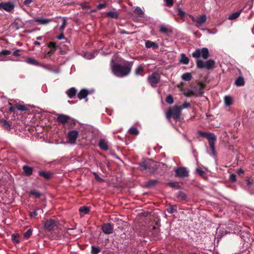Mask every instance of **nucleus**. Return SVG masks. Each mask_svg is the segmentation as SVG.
Returning <instances> with one entry per match:
<instances>
[{
  "instance_id": "obj_8",
  "label": "nucleus",
  "mask_w": 254,
  "mask_h": 254,
  "mask_svg": "<svg viewBox=\"0 0 254 254\" xmlns=\"http://www.w3.org/2000/svg\"><path fill=\"white\" fill-rule=\"evenodd\" d=\"M148 80L152 87H157L159 82V73L156 72H153L148 77Z\"/></svg>"
},
{
  "instance_id": "obj_10",
  "label": "nucleus",
  "mask_w": 254,
  "mask_h": 254,
  "mask_svg": "<svg viewBox=\"0 0 254 254\" xmlns=\"http://www.w3.org/2000/svg\"><path fill=\"white\" fill-rule=\"evenodd\" d=\"M14 8V4L11 1L0 2V10H4L7 12L11 11Z\"/></svg>"
},
{
  "instance_id": "obj_35",
  "label": "nucleus",
  "mask_w": 254,
  "mask_h": 254,
  "mask_svg": "<svg viewBox=\"0 0 254 254\" xmlns=\"http://www.w3.org/2000/svg\"><path fill=\"white\" fill-rule=\"evenodd\" d=\"M128 132L133 135H137L139 133V131L136 127H131L128 130Z\"/></svg>"
},
{
  "instance_id": "obj_51",
  "label": "nucleus",
  "mask_w": 254,
  "mask_h": 254,
  "mask_svg": "<svg viewBox=\"0 0 254 254\" xmlns=\"http://www.w3.org/2000/svg\"><path fill=\"white\" fill-rule=\"evenodd\" d=\"M39 208H37L36 209H35L33 211L30 212V216L31 217H34L38 215L37 210H39Z\"/></svg>"
},
{
  "instance_id": "obj_7",
  "label": "nucleus",
  "mask_w": 254,
  "mask_h": 254,
  "mask_svg": "<svg viewBox=\"0 0 254 254\" xmlns=\"http://www.w3.org/2000/svg\"><path fill=\"white\" fill-rule=\"evenodd\" d=\"M205 86L206 84L204 82H198L192 88L198 96H202L204 93V89Z\"/></svg>"
},
{
  "instance_id": "obj_48",
  "label": "nucleus",
  "mask_w": 254,
  "mask_h": 254,
  "mask_svg": "<svg viewBox=\"0 0 254 254\" xmlns=\"http://www.w3.org/2000/svg\"><path fill=\"white\" fill-rule=\"evenodd\" d=\"M134 12L139 15H142L144 13L143 10L139 7H136L135 8Z\"/></svg>"
},
{
  "instance_id": "obj_11",
  "label": "nucleus",
  "mask_w": 254,
  "mask_h": 254,
  "mask_svg": "<svg viewBox=\"0 0 254 254\" xmlns=\"http://www.w3.org/2000/svg\"><path fill=\"white\" fill-rule=\"evenodd\" d=\"M197 133L200 136L207 138L208 142L212 140H214L216 137H217L214 133L210 132H204L198 130Z\"/></svg>"
},
{
  "instance_id": "obj_4",
  "label": "nucleus",
  "mask_w": 254,
  "mask_h": 254,
  "mask_svg": "<svg viewBox=\"0 0 254 254\" xmlns=\"http://www.w3.org/2000/svg\"><path fill=\"white\" fill-rule=\"evenodd\" d=\"M157 167V163L152 159L143 161L140 163L139 165V167L141 170L148 169L152 172H154L156 170Z\"/></svg>"
},
{
  "instance_id": "obj_57",
  "label": "nucleus",
  "mask_w": 254,
  "mask_h": 254,
  "mask_svg": "<svg viewBox=\"0 0 254 254\" xmlns=\"http://www.w3.org/2000/svg\"><path fill=\"white\" fill-rule=\"evenodd\" d=\"M106 7V3H100L97 5V8L98 9H101L102 8H105Z\"/></svg>"
},
{
  "instance_id": "obj_55",
  "label": "nucleus",
  "mask_w": 254,
  "mask_h": 254,
  "mask_svg": "<svg viewBox=\"0 0 254 254\" xmlns=\"http://www.w3.org/2000/svg\"><path fill=\"white\" fill-rule=\"evenodd\" d=\"M185 12L181 8H179L178 9V15L180 16V17L183 18V17L185 16Z\"/></svg>"
},
{
  "instance_id": "obj_60",
  "label": "nucleus",
  "mask_w": 254,
  "mask_h": 254,
  "mask_svg": "<svg viewBox=\"0 0 254 254\" xmlns=\"http://www.w3.org/2000/svg\"><path fill=\"white\" fill-rule=\"evenodd\" d=\"M64 38V32H61V34L57 37V39L59 40H62Z\"/></svg>"
},
{
  "instance_id": "obj_32",
  "label": "nucleus",
  "mask_w": 254,
  "mask_h": 254,
  "mask_svg": "<svg viewBox=\"0 0 254 254\" xmlns=\"http://www.w3.org/2000/svg\"><path fill=\"white\" fill-rule=\"evenodd\" d=\"M242 11V10H240V11L233 13L229 16V19L231 20H234L240 16Z\"/></svg>"
},
{
  "instance_id": "obj_24",
  "label": "nucleus",
  "mask_w": 254,
  "mask_h": 254,
  "mask_svg": "<svg viewBox=\"0 0 254 254\" xmlns=\"http://www.w3.org/2000/svg\"><path fill=\"white\" fill-rule=\"evenodd\" d=\"M89 92L87 90L85 89H82L80 90V91L78 93L77 96L78 98L81 100L86 97V96L88 95Z\"/></svg>"
},
{
  "instance_id": "obj_43",
  "label": "nucleus",
  "mask_w": 254,
  "mask_h": 254,
  "mask_svg": "<svg viewBox=\"0 0 254 254\" xmlns=\"http://www.w3.org/2000/svg\"><path fill=\"white\" fill-rule=\"evenodd\" d=\"M185 95L187 97H191L193 96H198L197 94L194 91H188V92L185 93Z\"/></svg>"
},
{
  "instance_id": "obj_50",
  "label": "nucleus",
  "mask_w": 254,
  "mask_h": 254,
  "mask_svg": "<svg viewBox=\"0 0 254 254\" xmlns=\"http://www.w3.org/2000/svg\"><path fill=\"white\" fill-rule=\"evenodd\" d=\"M196 172L200 176H204L205 174V172L202 170V169L200 168H197L196 170Z\"/></svg>"
},
{
  "instance_id": "obj_22",
  "label": "nucleus",
  "mask_w": 254,
  "mask_h": 254,
  "mask_svg": "<svg viewBox=\"0 0 254 254\" xmlns=\"http://www.w3.org/2000/svg\"><path fill=\"white\" fill-rule=\"evenodd\" d=\"M234 84L237 87L244 86L245 84L244 78L241 76H239L236 79Z\"/></svg>"
},
{
  "instance_id": "obj_16",
  "label": "nucleus",
  "mask_w": 254,
  "mask_h": 254,
  "mask_svg": "<svg viewBox=\"0 0 254 254\" xmlns=\"http://www.w3.org/2000/svg\"><path fill=\"white\" fill-rule=\"evenodd\" d=\"M48 48L50 50L47 52V55L51 56V55L53 54L57 49V46L54 42H50L48 45Z\"/></svg>"
},
{
  "instance_id": "obj_30",
  "label": "nucleus",
  "mask_w": 254,
  "mask_h": 254,
  "mask_svg": "<svg viewBox=\"0 0 254 254\" xmlns=\"http://www.w3.org/2000/svg\"><path fill=\"white\" fill-rule=\"evenodd\" d=\"M190 60L188 57H187L185 54H182L181 55V60L180 62L185 64H188L189 63Z\"/></svg>"
},
{
  "instance_id": "obj_2",
  "label": "nucleus",
  "mask_w": 254,
  "mask_h": 254,
  "mask_svg": "<svg viewBox=\"0 0 254 254\" xmlns=\"http://www.w3.org/2000/svg\"><path fill=\"white\" fill-rule=\"evenodd\" d=\"M181 112L178 106L175 105L169 108L166 113V117L168 119H173L176 121L180 120Z\"/></svg>"
},
{
  "instance_id": "obj_47",
  "label": "nucleus",
  "mask_w": 254,
  "mask_h": 254,
  "mask_svg": "<svg viewBox=\"0 0 254 254\" xmlns=\"http://www.w3.org/2000/svg\"><path fill=\"white\" fill-rule=\"evenodd\" d=\"M19 236L18 234L12 235L11 237L12 240L15 243H18L19 242Z\"/></svg>"
},
{
  "instance_id": "obj_14",
  "label": "nucleus",
  "mask_w": 254,
  "mask_h": 254,
  "mask_svg": "<svg viewBox=\"0 0 254 254\" xmlns=\"http://www.w3.org/2000/svg\"><path fill=\"white\" fill-rule=\"evenodd\" d=\"M102 230L105 234H111L113 232L114 228L110 223H105L102 226Z\"/></svg>"
},
{
  "instance_id": "obj_9",
  "label": "nucleus",
  "mask_w": 254,
  "mask_h": 254,
  "mask_svg": "<svg viewBox=\"0 0 254 254\" xmlns=\"http://www.w3.org/2000/svg\"><path fill=\"white\" fill-rule=\"evenodd\" d=\"M57 226V222L52 219L47 220L44 224V228L48 231H51L55 230Z\"/></svg>"
},
{
  "instance_id": "obj_63",
  "label": "nucleus",
  "mask_w": 254,
  "mask_h": 254,
  "mask_svg": "<svg viewBox=\"0 0 254 254\" xmlns=\"http://www.w3.org/2000/svg\"><path fill=\"white\" fill-rule=\"evenodd\" d=\"M184 83L183 82H181V83H180V84H179L178 85V87L179 88H181V87H182L184 86Z\"/></svg>"
},
{
  "instance_id": "obj_38",
  "label": "nucleus",
  "mask_w": 254,
  "mask_h": 254,
  "mask_svg": "<svg viewBox=\"0 0 254 254\" xmlns=\"http://www.w3.org/2000/svg\"><path fill=\"white\" fill-rule=\"evenodd\" d=\"M66 23H67V22H66V19L64 17H63L62 24L61 25V26L60 27V31L61 32H64V30L66 27Z\"/></svg>"
},
{
  "instance_id": "obj_45",
  "label": "nucleus",
  "mask_w": 254,
  "mask_h": 254,
  "mask_svg": "<svg viewBox=\"0 0 254 254\" xmlns=\"http://www.w3.org/2000/svg\"><path fill=\"white\" fill-rule=\"evenodd\" d=\"M190 106V103L185 102L181 106H178V107L180 109L181 111L182 112V110L183 109L187 108Z\"/></svg>"
},
{
  "instance_id": "obj_27",
  "label": "nucleus",
  "mask_w": 254,
  "mask_h": 254,
  "mask_svg": "<svg viewBox=\"0 0 254 254\" xmlns=\"http://www.w3.org/2000/svg\"><path fill=\"white\" fill-rule=\"evenodd\" d=\"M38 174L39 175V176L43 177L46 180L49 179L52 175V174L50 172H45L41 171H38Z\"/></svg>"
},
{
  "instance_id": "obj_20",
  "label": "nucleus",
  "mask_w": 254,
  "mask_h": 254,
  "mask_svg": "<svg viewBox=\"0 0 254 254\" xmlns=\"http://www.w3.org/2000/svg\"><path fill=\"white\" fill-rule=\"evenodd\" d=\"M175 195L177 198L181 199L182 200H188V195L182 191H179L176 193Z\"/></svg>"
},
{
  "instance_id": "obj_52",
  "label": "nucleus",
  "mask_w": 254,
  "mask_h": 254,
  "mask_svg": "<svg viewBox=\"0 0 254 254\" xmlns=\"http://www.w3.org/2000/svg\"><path fill=\"white\" fill-rule=\"evenodd\" d=\"M229 178L231 182H236L237 176L235 174H231L230 175Z\"/></svg>"
},
{
  "instance_id": "obj_40",
  "label": "nucleus",
  "mask_w": 254,
  "mask_h": 254,
  "mask_svg": "<svg viewBox=\"0 0 254 254\" xmlns=\"http://www.w3.org/2000/svg\"><path fill=\"white\" fill-rule=\"evenodd\" d=\"M100 252V249L98 247L92 246L91 253L92 254H98Z\"/></svg>"
},
{
  "instance_id": "obj_25",
  "label": "nucleus",
  "mask_w": 254,
  "mask_h": 254,
  "mask_svg": "<svg viewBox=\"0 0 254 254\" xmlns=\"http://www.w3.org/2000/svg\"><path fill=\"white\" fill-rule=\"evenodd\" d=\"M217 140V137H216L214 140H212L208 142L210 148L211 150L212 153L213 155H216V152L215 151V142Z\"/></svg>"
},
{
  "instance_id": "obj_12",
  "label": "nucleus",
  "mask_w": 254,
  "mask_h": 254,
  "mask_svg": "<svg viewBox=\"0 0 254 254\" xmlns=\"http://www.w3.org/2000/svg\"><path fill=\"white\" fill-rule=\"evenodd\" d=\"M78 134V132L76 130L70 131L67 134L69 142L71 144H75Z\"/></svg>"
},
{
  "instance_id": "obj_49",
  "label": "nucleus",
  "mask_w": 254,
  "mask_h": 254,
  "mask_svg": "<svg viewBox=\"0 0 254 254\" xmlns=\"http://www.w3.org/2000/svg\"><path fill=\"white\" fill-rule=\"evenodd\" d=\"M32 234V230L31 229H28L24 234V237L26 239H28Z\"/></svg>"
},
{
  "instance_id": "obj_42",
  "label": "nucleus",
  "mask_w": 254,
  "mask_h": 254,
  "mask_svg": "<svg viewBox=\"0 0 254 254\" xmlns=\"http://www.w3.org/2000/svg\"><path fill=\"white\" fill-rule=\"evenodd\" d=\"M16 108L18 110L21 111H26L28 109V108L26 105L19 104L16 106Z\"/></svg>"
},
{
  "instance_id": "obj_31",
  "label": "nucleus",
  "mask_w": 254,
  "mask_h": 254,
  "mask_svg": "<svg viewBox=\"0 0 254 254\" xmlns=\"http://www.w3.org/2000/svg\"><path fill=\"white\" fill-rule=\"evenodd\" d=\"M182 78L183 80L186 81H189L191 80L192 78V75L191 74L190 72H187L185 73H184L182 75Z\"/></svg>"
},
{
  "instance_id": "obj_39",
  "label": "nucleus",
  "mask_w": 254,
  "mask_h": 254,
  "mask_svg": "<svg viewBox=\"0 0 254 254\" xmlns=\"http://www.w3.org/2000/svg\"><path fill=\"white\" fill-rule=\"evenodd\" d=\"M30 194L34 195L36 198H39L41 195V193L36 190H31Z\"/></svg>"
},
{
  "instance_id": "obj_62",
  "label": "nucleus",
  "mask_w": 254,
  "mask_h": 254,
  "mask_svg": "<svg viewBox=\"0 0 254 254\" xmlns=\"http://www.w3.org/2000/svg\"><path fill=\"white\" fill-rule=\"evenodd\" d=\"M246 182L247 185L249 186H250L253 184V183L250 180H247Z\"/></svg>"
},
{
  "instance_id": "obj_37",
  "label": "nucleus",
  "mask_w": 254,
  "mask_h": 254,
  "mask_svg": "<svg viewBox=\"0 0 254 254\" xmlns=\"http://www.w3.org/2000/svg\"><path fill=\"white\" fill-rule=\"evenodd\" d=\"M108 16L111 18H117L118 17V13L116 11H110L107 13Z\"/></svg>"
},
{
  "instance_id": "obj_6",
  "label": "nucleus",
  "mask_w": 254,
  "mask_h": 254,
  "mask_svg": "<svg viewBox=\"0 0 254 254\" xmlns=\"http://www.w3.org/2000/svg\"><path fill=\"white\" fill-rule=\"evenodd\" d=\"M189 175V171L184 167H178L175 169V177L179 178H184Z\"/></svg>"
},
{
  "instance_id": "obj_19",
  "label": "nucleus",
  "mask_w": 254,
  "mask_h": 254,
  "mask_svg": "<svg viewBox=\"0 0 254 254\" xmlns=\"http://www.w3.org/2000/svg\"><path fill=\"white\" fill-rule=\"evenodd\" d=\"M206 19V16L205 14L200 15L196 20V26L198 27L199 25L205 23Z\"/></svg>"
},
{
  "instance_id": "obj_41",
  "label": "nucleus",
  "mask_w": 254,
  "mask_h": 254,
  "mask_svg": "<svg viewBox=\"0 0 254 254\" xmlns=\"http://www.w3.org/2000/svg\"><path fill=\"white\" fill-rule=\"evenodd\" d=\"M168 186L171 188L178 190L181 189V186L179 185L177 183L170 182L168 183Z\"/></svg>"
},
{
  "instance_id": "obj_5",
  "label": "nucleus",
  "mask_w": 254,
  "mask_h": 254,
  "mask_svg": "<svg viewBox=\"0 0 254 254\" xmlns=\"http://www.w3.org/2000/svg\"><path fill=\"white\" fill-rule=\"evenodd\" d=\"M192 56L197 59L201 56L204 60H206L209 57V52L206 48H203L201 49H197L192 54Z\"/></svg>"
},
{
  "instance_id": "obj_56",
  "label": "nucleus",
  "mask_w": 254,
  "mask_h": 254,
  "mask_svg": "<svg viewBox=\"0 0 254 254\" xmlns=\"http://www.w3.org/2000/svg\"><path fill=\"white\" fill-rule=\"evenodd\" d=\"M93 175L95 177V178L98 181H100V182H103V179H102L101 178H100L99 175L97 174V173L96 172H94L93 173Z\"/></svg>"
},
{
  "instance_id": "obj_44",
  "label": "nucleus",
  "mask_w": 254,
  "mask_h": 254,
  "mask_svg": "<svg viewBox=\"0 0 254 254\" xmlns=\"http://www.w3.org/2000/svg\"><path fill=\"white\" fill-rule=\"evenodd\" d=\"M229 233L227 231H220L217 236V238L221 239L224 235Z\"/></svg>"
},
{
  "instance_id": "obj_21",
  "label": "nucleus",
  "mask_w": 254,
  "mask_h": 254,
  "mask_svg": "<svg viewBox=\"0 0 254 254\" xmlns=\"http://www.w3.org/2000/svg\"><path fill=\"white\" fill-rule=\"evenodd\" d=\"M11 53V51L7 50H3L0 52V61H6L5 57L10 55Z\"/></svg>"
},
{
  "instance_id": "obj_17",
  "label": "nucleus",
  "mask_w": 254,
  "mask_h": 254,
  "mask_svg": "<svg viewBox=\"0 0 254 254\" xmlns=\"http://www.w3.org/2000/svg\"><path fill=\"white\" fill-rule=\"evenodd\" d=\"M98 145L100 148L104 150L107 151L109 149L108 142L104 139H100Z\"/></svg>"
},
{
  "instance_id": "obj_13",
  "label": "nucleus",
  "mask_w": 254,
  "mask_h": 254,
  "mask_svg": "<svg viewBox=\"0 0 254 254\" xmlns=\"http://www.w3.org/2000/svg\"><path fill=\"white\" fill-rule=\"evenodd\" d=\"M57 121L61 124H65L67 123L70 119V117L64 114H57Z\"/></svg>"
},
{
  "instance_id": "obj_54",
  "label": "nucleus",
  "mask_w": 254,
  "mask_h": 254,
  "mask_svg": "<svg viewBox=\"0 0 254 254\" xmlns=\"http://www.w3.org/2000/svg\"><path fill=\"white\" fill-rule=\"evenodd\" d=\"M166 5L169 7L172 6L173 4V0H164Z\"/></svg>"
},
{
  "instance_id": "obj_34",
  "label": "nucleus",
  "mask_w": 254,
  "mask_h": 254,
  "mask_svg": "<svg viewBox=\"0 0 254 254\" xmlns=\"http://www.w3.org/2000/svg\"><path fill=\"white\" fill-rule=\"evenodd\" d=\"M26 62L27 63L30 64H33V65H37L39 64V63L36 60H34V59L31 58H27L26 60Z\"/></svg>"
},
{
  "instance_id": "obj_59",
  "label": "nucleus",
  "mask_w": 254,
  "mask_h": 254,
  "mask_svg": "<svg viewBox=\"0 0 254 254\" xmlns=\"http://www.w3.org/2000/svg\"><path fill=\"white\" fill-rule=\"evenodd\" d=\"M32 0H25L23 2V4L25 5H28L32 2Z\"/></svg>"
},
{
  "instance_id": "obj_1",
  "label": "nucleus",
  "mask_w": 254,
  "mask_h": 254,
  "mask_svg": "<svg viewBox=\"0 0 254 254\" xmlns=\"http://www.w3.org/2000/svg\"><path fill=\"white\" fill-rule=\"evenodd\" d=\"M132 65L133 62H127L124 65L115 63L112 65V71L116 76L123 77L130 73Z\"/></svg>"
},
{
  "instance_id": "obj_46",
  "label": "nucleus",
  "mask_w": 254,
  "mask_h": 254,
  "mask_svg": "<svg viewBox=\"0 0 254 254\" xmlns=\"http://www.w3.org/2000/svg\"><path fill=\"white\" fill-rule=\"evenodd\" d=\"M166 101L167 103L171 104L174 102V99L172 95H169L167 96Z\"/></svg>"
},
{
  "instance_id": "obj_18",
  "label": "nucleus",
  "mask_w": 254,
  "mask_h": 254,
  "mask_svg": "<svg viewBox=\"0 0 254 254\" xmlns=\"http://www.w3.org/2000/svg\"><path fill=\"white\" fill-rule=\"evenodd\" d=\"M160 32L165 34L166 35H169L172 33V30L170 28L164 25H160Z\"/></svg>"
},
{
  "instance_id": "obj_36",
  "label": "nucleus",
  "mask_w": 254,
  "mask_h": 254,
  "mask_svg": "<svg viewBox=\"0 0 254 254\" xmlns=\"http://www.w3.org/2000/svg\"><path fill=\"white\" fill-rule=\"evenodd\" d=\"M79 211L81 213H83L85 214H87L89 212V208L87 206H83L79 208Z\"/></svg>"
},
{
  "instance_id": "obj_15",
  "label": "nucleus",
  "mask_w": 254,
  "mask_h": 254,
  "mask_svg": "<svg viewBox=\"0 0 254 254\" xmlns=\"http://www.w3.org/2000/svg\"><path fill=\"white\" fill-rule=\"evenodd\" d=\"M54 20V18H46L43 17H36L34 19L35 22L40 24L46 25Z\"/></svg>"
},
{
  "instance_id": "obj_3",
  "label": "nucleus",
  "mask_w": 254,
  "mask_h": 254,
  "mask_svg": "<svg viewBox=\"0 0 254 254\" xmlns=\"http://www.w3.org/2000/svg\"><path fill=\"white\" fill-rule=\"evenodd\" d=\"M215 62L212 59H209L205 62L198 59L196 61V66L198 68H205L208 70L212 69L214 68Z\"/></svg>"
},
{
  "instance_id": "obj_58",
  "label": "nucleus",
  "mask_w": 254,
  "mask_h": 254,
  "mask_svg": "<svg viewBox=\"0 0 254 254\" xmlns=\"http://www.w3.org/2000/svg\"><path fill=\"white\" fill-rule=\"evenodd\" d=\"M21 51L20 50H16L13 53V55L14 56H20Z\"/></svg>"
},
{
  "instance_id": "obj_28",
  "label": "nucleus",
  "mask_w": 254,
  "mask_h": 254,
  "mask_svg": "<svg viewBox=\"0 0 254 254\" xmlns=\"http://www.w3.org/2000/svg\"><path fill=\"white\" fill-rule=\"evenodd\" d=\"M144 66L142 64L139 65L137 66L135 70V74L136 75L143 76V74L142 73L144 70Z\"/></svg>"
},
{
  "instance_id": "obj_53",
  "label": "nucleus",
  "mask_w": 254,
  "mask_h": 254,
  "mask_svg": "<svg viewBox=\"0 0 254 254\" xmlns=\"http://www.w3.org/2000/svg\"><path fill=\"white\" fill-rule=\"evenodd\" d=\"M167 210L168 212L170 214H172L176 211V210L174 208L173 206H170L167 208Z\"/></svg>"
},
{
  "instance_id": "obj_61",
  "label": "nucleus",
  "mask_w": 254,
  "mask_h": 254,
  "mask_svg": "<svg viewBox=\"0 0 254 254\" xmlns=\"http://www.w3.org/2000/svg\"><path fill=\"white\" fill-rule=\"evenodd\" d=\"M244 171L242 169H239L237 171V173L239 174V175H241V174H244Z\"/></svg>"
},
{
  "instance_id": "obj_29",
  "label": "nucleus",
  "mask_w": 254,
  "mask_h": 254,
  "mask_svg": "<svg viewBox=\"0 0 254 254\" xmlns=\"http://www.w3.org/2000/svg\"><path fill=\"white\" fill-rule=\"evenodd\" d=\"M145 47L147 48H153V49H157L158 48V45L156 43L150 41H147L145 42Z\"/></svg>"
},
{
  "instance_id": "obj_64",
  "label": "nucleus",
  "mask_w": 254,
  "mask_h": 254,
  "mask_svg": "<svg viewBox=\"0 0 254 254\" xmlns=\"http://www.w3.org/2000/svg\"><path fill=\"white\" fill-rule=\"evenodd\" d=\"M34 44L35 45H38V46H39V45H40V43L39 42H38V41H35V42H34Z\"/></svg>"
},
{
  "instance_id": "obj_26",
  "label": "nucleus",
  "mask_w": 254,
  "mask_h": 254,
  "mask_svg": "<svg viewBox=\"0 0 254 254\" xmlns=\"http://www.w3.org/2000/svg\"><path fill=\"white\" fill-rule=\"evenodd\" d=\"M76 92L77 91L75 88L71 87L66 91V93L68 97L71 99L75 95Z\"/></svg>"
},
{
  "instance_id": "obj_33",
  "label": "nucleus",
  "mask_w": 254,
  "mask_h": 254,
  "mask_svg": "<svg viewBox=\"0 0 254 254\" xmlns=\"http://www.w3.org/2000/svg\"><path fill=\"white\" fill-rule=\"evenodd\" d=\"M225 104L227 106H229L232 104V98L230 96H226L224 97Z\"/></svg>"
},
{
  "instance_id": "obj_23",
  "label": "nucleus",
  "mask_w": 254,
  "mask_h": 254,
  "mask_svg": "<svg viewBox=\"0 0 254 254\" xmlns=\"http://www.w3.org/2000/svg\"><path fill=\"white\" fill-rule=\"evenodd\" d=\"M23 170L25 174L27 176H30L32 174L33 169L27 165H24L23 166Z\"/></svg>"
}]
</instances>
